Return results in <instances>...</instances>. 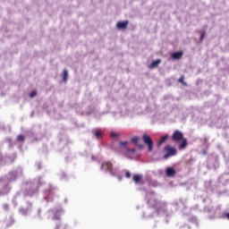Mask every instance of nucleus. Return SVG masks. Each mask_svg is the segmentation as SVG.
I'll return each instance as SVG.
<instances>
[{"label": "nucleus", "instance_id": "1", "mask_svg": "<svg viewBox=\"0 0 229 229\" xmlns=\"http://www.w3.org/2000/svg\"><path fill=\"white\" fill-rule=\"evenodd\" d=\"M171 139L173 142H182L179 145V149H185L187 148V139L183 138V132L181 131H174Z\"/></svg>", "mask_w": 229, "mask_h": 229}, {"label": "nucleus", "instance_id": "2", "mask_svg": "<svg viewBox=\"0 0 229 229\" xmlns=\"http://www.w3.org/2000/svg\"><path fill=\"white\" fill-rule=\"evenodd\" d=\"M164 151L166 153L163 157L164 160H167L170 157H175V155H178V150H176L174 147H171V145L165 146Z\"/></svg>", "mask_w": 229, "mask_h": 229}, {"label": "nucleus", "instance_id": "3", "mask_svg": "<svg viewBox=\"0 0 229 229\" xmlns=\"http://www.w3.org/2000/svg\"><path fill=\"white\" fill-rule=\"evenodd\" d=\"M142 140L146 146H148V151H153V140L151 139V136L148 133H144L142 135Z\"/></svg>", "mask_w": 229, "mask_h": 229}, {"label": "nucleus", "instance_id": "4", "mask_svg": "<svg viewBox=\"0 0 229 229\" xmlns=\"http://www.w3.org/2000/svg\"><path fill=\"white\" fill-rule=\"evenodd\" d=\"M101 171L114 174V165H112L110 161L104 162L101 165Z\"/></svg>", "mask_w": 229, "mask_h": 229}, {"label": "nucleus", "instance_id": "5", "mask_svg": "<svg viewBox=\"0 0 229 229\" xmlns=\"http://www.w3.org/2000/svg\"><path fill=\"white\" fill-rule=\"evenodd\" d=\"M91 132L94 135V137H96L97 139L98 140L103 139V131H101V129H93Z\"/></svg>", "mask_w": 229, "mask_h": 229}, {"label": "nucleus", "instance_id": "6", "mask_svg": "<svg viewBox=\"0 0 229 229\" xmlns=\"http://www.w3.org/2000/svg\"><path fill=\"white\" fill-rule=\"evenodd\" d=\"M128 24H130V21H118L116 24V28L118 30H126V28H128Z\"/></svg>", "mask_w": 229, "mask_h": 229}, {"label": "nucleus", "instance_id": "7", "mask_svg": "<svg viewBox=\"0 0 229 229\" xmlns=\"http://www.w3.org/2000/svg\"><path fill=\"white\" fill-rule=\"evenodd\" d=\"M165 174L169 178H173V176H175V174H176V170H174V168H173V167H167L165 170Z\"/></svg>", "mask_w": 229, "mask_h": 229}, {"label": "nucleus", "instance_id": "8", "mask_svg": "<svg viewBox=\"0 0 229 229\" xmlns=\"http://www.w3.org/2000/svg\"><path fill=\"white\" fill-rule=\"evenodd\" d=\"M162 63V60L157 59L156 61H153L150 64H149V69H155L157 67H158V65H160V64Z\"/></svg>", "mask_w": 229, "mask_h": 229}, {"label": "nucleus", "instance_id": "9", "mask_svg": "<svg viewBox=\"0 0 229 229\" xmlns=\"http://www.w3.org/2000/svg\"><path fill=\"white\" fill-rule=\"evenodd\" d=\"M182 56H183V52H174V54H172V58L174 60H180Z\"/></svg>", "mask_w": 229, "mask_h": 229}, {"label": "nucleus", "instance_id": "10", "mask_svg": "<svg viewBox=\"0 0 229 229\" xmlns=\"http://www.w3.org/2000/svg\"><path fill=\"white\" fill-rule=\"evenodd\" d=\"M132 180L135 183H142V175L140 174H134Z\"/></svg>", "mask_w": 229, "mask_h": 229}, {"label": "nucleus", "instance_id": "11", "mask_svg": "<svg viewBox=\"0 0 229 229\" xmlns=\"http://www.w3.org/2000/svg\"><path fill=\"white\" fill-rule=\"evenodd\" d=\"M167 139H169V135L166 134L165 136H163L159 141L157 142V148H160L162 144H164V142H165V140H167Z\"/></svg>", "mask_w": 229, "mask_h": 229}, {"label": "nucleus", "instance_id": "12", "mask_svg": "<svg viewBox=\"0 0 229 229\" xmlns=\"http://www.w3.org/2000/svg\"><path fill=\"white\" fill-rule=\"evenodd\" d=\"M68 78H69V72L67 70H64V72H63V81H64V83H66Z\"/></svg>", "mask_w": 229, "mask_h": 229}, {"label": "nucleus", "instance_id": "13", "mask_svg": "<svg viewBox=\"0 0 229 229\" xmlns=\"http://www.w3.org/2000/svg\"><path fill=\"white\" fill-rule=\"evenodd\" d=\"M185 76L182 75L179 79L178 81L179 83H182V85H183L184 87H187V82H185Z\"/></svg>", "mask_w": 229, "mask_h": 229}, {"label": "nucleus", "instance_id": "14", "mask_svg": "<svg viewBox=\"0 0 229 229\" xmlns=\"http://www.w3.org/2000/svg\"><path fill=\"white\" fill-rule=\"evenodd\" d=\"M61 216H62V211L61 210H57L55 213L54 219H60Z\"/></svg>", "mask_w": 229, "mask_h": 229}, {"label": "nucleus", "instance_id": "15", "mask_svg": "<svg viewBox=\"0 0 229 229\" xmlns=\"http://www.w3.org/2000/svg\"><path fill=\"white\" fill-rule=\"evenodd\" d=\"M131 140L133 144H139V140H140V138L135 136V137H132Z\"/></svg>", "mask_w": 229, "mask_h": 229}, {"label": "nucleus", "instance_id": "16", "mask_svg": "<svg viewBox=\"0 0 229 229\" xmlns=\"http://www.w3.org/2000/svg\"><path fill=\"white\" fill-rule=\"evenodd\" d=\"M199 33H200L199 40L201 42L203 41V38H205V35L207 34V32L205 30H199Z\"/></svg>", "mask_w": 229, "mask_h": 229}, {"label": "nucleus", "instance_id": "17", "mask_svg": "<svg viewBox=\"0 0 229 229\" xmlns=\"http://www.w3.org/2000/svg\"><path fill=\"white\" fill-rule=\"evenodd\" d=\"M111 137L112 139H119L121 137V135H119V133L117 132H111Z\"/></svg>", "mask_w": 229, "mask_h": 229}, {"label": "nucleus", "instance_id": "18", "mask_svg": "<svg viewBox=\"0 0 229 229\" xmlns=\"http://www.w3.org/2000/svg\"><path fill=\"white\" fill-rule=\"evenodd\" d=\"M24 140H25V137H24V135H22V134H20V135L17 137L18 142H24Z\"/></svg>", "mask_w": 229, "mask_h": 229}, {"label": "nucleus", "instance_id": "19", "mask_svg": "<svg viewBox=\"0 0 229 229\" xmlns=\"http://www.w3.org/2000/svg\"><path fill=\"white\" fill-rule=\"evenodd\" d=\"M129 142L128 141H120L119 142V146H121V148H126L128 146Z\"/></svg>", "mask_w": 229, "mask_h": 229}, {"label": "nucleus", "instance_id": "20", "mask_svg": "<svg viewBox=\"0 0 229 229\" xmlns=\"http://www.w3.org/2000/svg\"><path fill=\"white\" fill-rule=\"evenodd\" d=\"M148 205H150V207H157V200H154V203H151V199H148Z\"/></svg>", "mask_w": 229, "mask_h": 229}, {"label": "nucleus", "instance_id": "21", "mask_svg": "<svg viewBox=\"0 0 229 229\" xmlns=\"http://www.w3.org/2000/svg\"><path fill=\"white\" fill-rule=\"evenodd\" d=\"M35 96H37V90L31 91L30 94V98H35Z\"/></svg>", "mask_w": 229, "mask_h": 229}, {"label": "nucleus", "instance_id": "22", "mask_svg": "<svg viewBox=\"0 0 229 229\" xmlns=\"http://www.w3.org/2000/svg\"><path fill=\"white\" fill-rule=\"evenodd\" d=\"M127 153H135V148H128Z\"/></svg>", "mask_w": 229, "mask_h": 229}, {"label": "nucleus", "instance_id": "23", "mask_svg": "<svg viewBox=\"0 0 229 229\" xmlns=\"http://www.w3.org/2000/svg\"><path fill=\"white\" fill-rule=\"evenodd\" d=\"M126 178H131V174L130 172L125 173Z\"/></svg>", "mask_w": 229, "mask_h": 229}, {"label": "nucleus", "instance_id": "24", "mask_svg": "<svg viewBox=\"0 0 229 229\" xmlns=\"http://www.w3.org/2000/svg\"><path fill=\"white\" fill-rule=\"evenodd\" d=\"M225 217H226V219H228V221H229V213L225 214Z\"/></svg>", "mask_w": 229, "mask_h": 229}, {"label": "nucleus", "instance_id": "25", "mask_svg": "<svg viewBox=\"0 0 229 229\" xmlns=\"http://www.w3.org/2000/svg\"><path fill=\"white\" fill-rule=\"evenodd\" d=\"M4 193L3 191H0V196H3Z\"/></svg>", "mask_w": 229, "mask_h": 229}]
</instances>
